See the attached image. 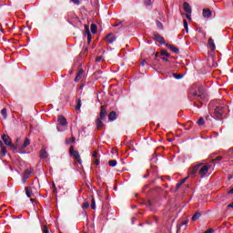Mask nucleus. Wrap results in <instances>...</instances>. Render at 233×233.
Listing matches in <instances>:
<instances>
[{"instance_id":"obj_1","label":"nucleus","mask_w":233,"mask_h":233,"mask_svg":"<svg viewBox=\"0 0 233 233\" xmlns=\"http://www.w3.org/2000/svg\"><path fill=\"white\" fill-rule=\"evenodd\" d=\"M209 110L214 108V117L216 119H223V116L227 114V110H228V106L222 105L221 100H213L209 103Z\"/></svg>"},{"instance_id":"obj_2","label":"nucleus","mask_w":233,"mask_h":233,"mask_svg":"<svg viewBox=\"0 0 233 233\" xmlns=\"http://www.w3.org/2000/svg\"><path fill=\"white\" fill-rule=\"evenodd\" d=\"M188 97L194 102L195 106H198V108H201V106L198 105V103L203 105V99H205V93L199 87H198V86H194L189 90Z\"/></svg>"},{"instance_id":"obj_3","label":"nucleus","mask_w":233,"mask_h":233,"mask_svg":"<svg viewBox=\"0 0 233 233\" xmlns=\"http://www.w3.org/2000/svg\"><path fill=\"white\" fill-rule=\"evenodd\" d=\"M208 170H210V165L200 163L189 168L188 176L190 177H196L198 174L200 177H205L208 174Z\"/></svg>"},{"instance_id":"obj_4","label":"nucleus","mask_w":233,"mask_h":233,"mask_svg":"<svg viewBox=\"0 0 233 233\" xmlns=\"http://www.w3.org/2000/svg\"><path fill=\"white\" fill-rule=\"evenodd\" d=\"M106 116H108V113H106V106H101L99 117H97L96 120V128L98 130H102L103 127H105L103 121L106 119Z\"/></svg>"},{"instance_id":"obj_5","label":"nucleus","mask_w":233,"mask_h":233,"mask_svg":"<svg viewBox=\"0 0 233 233\" xmlns=\"http://www.w3.org/2000/svg\"><path fill=\"white\" fill-rule=\"evenodd\" d=\"M69 156L73 157V159H76L79 165L83 163V161L81 160V155H79V151L74 150V146H70L69 147Z\"/></svg>"},{"instance_id":"obj_6","label":"nucleus","mask_w":233,"mask_h":233,"mask_svg":"<svg viewBox=\"0 0 233 233\" xmlns=\"http://www.w3.org/2000/svg\"><path fill=\"white\" fill-rule=\"evenodd\" d=\"M2 140L4 141L5 145H6L7 147H10L11 148H15V146L12 144V138H10L8 135H3Z\"/></svg>"},{"instance_id":"obj_7","label":"nucleus","mask_w":233,"mask_h":233,"mask_svg":"<svg viewBox=\"0 0 233 233\" xmlns=\"http://www.w3.org/2000/svg\"><path fill=\"white\" fill-rule=\"evenodd\" d=\"M32 174H34V168L30 167L25 169L22 177V181H24V183L26 182V179H28Z\"/></svg>"},{"instance_id":"obj_8","label":"nucleus","mask_w":233,"mask_h":233,"mask_svg":"<svg viewBox=\"0 0 233 233\" xmlns=\"http://www.w3.org/2000/svg\"><path fill=\"white\" fill-rule=\"evenodd\" d=\"M57 121H58V124L61 125V127H68V122L66 121V118L63 115L58 116Z\"/></svg>"},{"instance_id":"obj_9","label":"nucleus","mask_w":233,"mask_h":233,"mask_svg":"<svg viewBox=\"0 0 233 233\" xmlns=\"http://www.w3.org/2000/svg\"><path fill=\"white\" fill-rule=\"evenodd\" d=\"M116 35H114L113 33H109L106 35V41L110 45L112 43H114V41H116Z\"/></svg>"},{"instance_id":"obj_10","label":"nucleus","mask_w":233,"mask_h":233,"mask_svg":"<svg viewBox=\"0 0 233 233\" xmlns=\"http://www.w3.org/2000/svg\"><path fill=\"white\" fill-rule=\"evenodd\" d=\"M154 39L157 40L160 45H165V38L159 34H154Z\"/></svg>"},{"instance_id":"obj_11","label":"nucleus","mask_w":233,"mask_h":233,"mask_svg":"<svg viewBox=\"0 0 233 233\" xmlns=\"http://www.w3.org/2000/svg\"><path fill=\"white\" fill-rule=\"evenodd\" d=\"M208 45L212 52H214V50H216V44L214 43V39L209 38L208 41Z\"/></svg>"},{"instance_id":"obj_12","label":"nucleus","mask_w":233,"mask_h":233,"mask_svg":"<svg viewBox=\"0 0 233 233\" xmlns=\"http://www.w3.org/2000/svg\"><path fill=\"white\" fill-rule=\"evenodd\" d=\"M184 11L187 14H192V7H190V5L187 2L184 3Z\"/></svg>"},{"instance_id":"obj_13","label":"nucleus","mask_w":233,"mask_h":233,"mask_svg":"<svg viewBox=\"0 0 233 233\" xmlns=\"http://www.w3.org/2000/svg\"><path fill=\"white\" fill-rule=\"evenodd\" d=\"M109 121H116L117 119V113L116 111H111L108 115Z\"/></svg>"},{"instance_id":"obj_14","label":"nucleus","mask_w":233,"mask_h":233,"mask_svg":"<svg viewBox=\"0 0 233 233\" xmlns=\"http://www.w3.org/2000/svg\"><path fill=\"white\" fill-rule=\"evenodd\" d=\"M167 47L171 50V52H174V54H179V49L176 46L167 45Z\"/></svg>"},{"instance_id":"obj_15","label":"nucleus","mask_w":233,"mask_h":233,"mask_svg":"<svg viewBox=\"0 0 233 233\" xmlns=\"http://www.w3.org/2000/svg\"><path fill=\"white\" fill-rule=\"evenodd\" d=\"M40 157L41 159H46V157H48V153L46 152V149L42 148L40 150Z\"/></svg>"},{"instance_id":"obj_16","label":"nucleus","mask_w":233,"mask_h":233,"mask_svg":"<svg viewBox=\"0 0 233 233\" xmlns=\"http://www.w3.org/2000/svg\"><path fill=\"white\" fill-rule=\"evenodd\" d=\"M86 34L87 35V43H90V41H92V35L90 34L88 26H86Z\"/></svg>"},{"instance_id":"obj_17","label":"nucleus","mask_w":233,"mask_h":233,"mask_svg":"<svg viewBox=\"0 0 233 233\" xmlns=\"http://www.w3.org/2000/svg\"><path fill=\"white\" fill-rule=\"evenodd\" d=\"M203 15L204 17H210L212 15V11H210V9H204Z\"/></svg>"},{"instance_id":"obj_18","label":"nucleus","mask_w":233,"mask_h":233,"mask_svg":"<svg viewBox=\"0 0 233 233\" xmlns=\"http://www.w3.org/2000/svg\"><path fill=\"white\" fill-rule=\"evenodd\" d=\"M81 77H83V71H78L76 76L75 77V82L77 83L81 81Z\"/></svg>"},{"instance_id":"obj_19","label":"nucleus","mask_w":233,"mask_h":233,"mask_svg":"<svg viewBox=\"0 0 233 233\" xmlns=\"http://www.w3.org/2000/svg\"><path fill=\"white\" fill-rule=\"evenodd\" d=\"M66 145H70L72 143H76V137H72L71 138H66Z\"/></svg>"},{"instance_id":"obj_20","label":"nucleus","mask_w":233,"mask_h":233,"mask_svg":"<svg viewBox=\"0 0 233 233\" xmlns=\"http://www.w3.org/2000/svg\"><path fill=\"white\" fill-rule=\"evenodd\" d=\"M198 218H201V213H199V212H196L194 215H193V217H192V221H197V219Z\"/></svg>"},{"instance_id":"obj_21","label":"nucleus","mask_w":233,"mask_h":233,"mask_svg":"<svg viewBox=\"0 0 233 233\" xmlns=\"http://www.w3.org/2000/svg\"><path fill=\"white\" fill-rule=\"evenodd\" d=\"M91 32L92 34H97V25L96 24L91 25Z\"/></svg>"},{"instance_id":"obj_22","label":"nucleus","mask_w":233,"mask_h":233,"mask_svg":"<svg viewBox=\"0 0 233 233\" xmlns=\"http://www.w3.org/2000/svg\"><path fill=\"white\" fill-rule=\"evenodd\" d=\"M28 145H30V139L28 137H26L24 141V144L22 146V148H26V147H28Z\"/></svg>"},{"instance_id":"obj_23","label":"nucleus","mask_w":233,"mask_h":233,"mask_svg":"<svg viewBox=\"0 0 233 233\" xmlns=\"http://www.w3.org/2000/svg\"><path fill=\"white\" fill-rule=\"evenodd\" d=\"M81 105H82L81 98H78L76 106V110H78V111L81 110Z\"/></svg>"},{"instance_id":"obj_24","label":"nucleus","mask_w":233,"mask_h":233,"mask_svg":"<svg viewBox=\"0 0 233 233\" xmlns=\"http://www.w3.org/2000/svg\"><path fill=\"white\" fill-rule=\"evenodd\" d=\"M91 208L92 210H96V198L94 197L91 198Z\"/></svg>"},{"instance_id":"obj_25","label":"nucleus","mask_w":233,"mask_h":233,"mask_svg":"<svg viewBox=\"0 0 233 233\" xmlns=\"http://www.w3.org/2000/svg\"><path fill=\"white\" fill-rule=\"evenodd\" d=\"M108 165H109V167H116L117 166V160H109Z\"/></svg>"},{"instance_id":"obj_26","label":"nucleus","mask_w":233,"mask_h":233,"mask_svg":"<svg viewBox=\"0 0 233 233\" xmlns=\"http://www.w3.org/2000/svg\"><path fill=\"white\" fill-rule=\"evenodd\" d=\"M160 56H165L166 57H170V54L167 50H161Z\"/></svg>"},{"instance_id":"obj_27","label":"nucleus","mask_w":233,"mask_h":233,"mask_svg":"<svg viewBox=\"0 0 233 233\" xmlns=\"http://www.w3.org/2000/svg\"><path fill=\"white\" fill-rule=\"evenodd\" d=\"M25 194L27 198H32V191L30 190V187H25Z\"/></svg>"},{"instance_id":"obj_28","label":"nucleus","mask_w":233,"mask_h":233,"mask_svg":"<svg viewBox=\"0 0 233 233\" xmlns=\"http://www.w3.org/2000/svg\"><path fill=\"white\" fill-rule=\"evenodd\" d=\"M183 25L186 32H188V22H187V19L183 20Z\"/></svg>"},{"instance_id":"obj_29","label":"nucleus","mask_w":233,"mask_h":233,"mask_svg":"<svg viewBox=\"0 0 233 233\" xmlns=\"http://www.w3.org/2000/svg\"><path fill=\"white\" fill-rule=\"evenodd\" d=\"M197 123L199 127H202V125H205V119L203 117H200Z\"/></svg>"},{"instance_id":"obj_30","label":"nucleus","mask_w":233,"mask_h":233,"mask_svg":"<svg viewBox=\"0 0 233 233\" xmlns=\"http://www.w3.org/2000/svg\"><path fill=\"white\" fill-rule=\"evenodd\" d=\"M1 150H2V156H6V147H4L3 144H1Z\"/></svg>"},{"instance_id":"obj_31","label":"nucleus","mask_w":233,"mask_h":233,"mask_svg":"<svg viewBox=\"0 0 233 233\" xmlns=\"http://www.w3.org/2000/svg\"><path fill=\"white\" fill-rule=\"evenodd\" d=\"M90 207V203H88V202H84L83 204H82V208L85 210V209H86V208H88Z\"/></svg>"},{"instance_id":"obj_32","label":"nucleus","mask_w":233,"mask_h":233,"mask_svg":"<svg viewBox=\"0 0 233 233\" xmlns=\"http://www.w3.org/2000/svg\"><path fill=\"white\" fill-rule=\"evenodd\" d=\"M1 115L3 116L4 119H6V108H3L1 111Z\"/></svg>"},{"instance_id":"obj_33","label":"nucleus","mask_w":233,"mask_h":233,"mask_svg":"<svg viewBox=\"0 0 233 233\" xmlns=\"http://www.w3.org/2000/svg\"><path fill=\"white\" fill-rule=\"evenodd\" d=\"M156 25L158 28H163V24L161 22H159V20L156 21Z\"/></svg>"},{"instance_id":"obj_34","label":"nucleus","mask_w":233,"mask_h":233,"mask_svg":"<svg viewBox=\"0 0 233 233\" xmlns=\"http://www.w3.org/2000/svg\"><path fill=\"white\" fill-rule=\"evenodd\" d=\"M145 5L146 6H150V5H152V0H145Z\"/></svg>"},{"instance_id":"obj_35","label":"nucleus","mask_w":233,"mask_h":233,"mask_svg":"<svg viewBox=\"0 0 233 233\" xmlns=\"http://www.w3.org/2000/svg\"><path fill=\"white\" fill-rule=\"evenodd\" d=\"M97 157H99V156L97 155V151L96 150L93 151V158L96 159Z\"/></svg>"},{"instance_id":"obj_36","label":"nucleus","mask_w":233,"mask_h":233,"mask_svg":"<svg viewBox=\"0 0 233 233\" xmlns=\"http://www.w3.org/2000/svg\"><path fill=\"white\" fill-rule=\"evenodd\" d=\"M94 165H99V157L96 158H94Z\"/></svg>"},{"instance_id":"obj_37","label":"nucleus","mask_w":233,"mask_h":233,"mask_svg":"<svg viewBox=\"0 0 233 233\" xmlns=\"http://www.w3.org/2000/svg\"><path fill=\"white\" fill-rule=\"evenodd\" d=\"M43 232H44V233H49V231H48V227H47V226H44V228H43Z\"/></svg>"},{"instance_id":"obj_38","label":"nucleus","mask_w":233,"mask_h":233,"mask_svg":"<svg viewBox=\"0 0 233 233\" xmlns=\"http://www.w3.org/2000/svg\"><path fill=\"white\" fill-rule=\"evenodd\" d=\"M52 188H53V192H57V187H56V184L53 183V186H52Z\"/></svg>"},{"instance_id":"obj_39","label":"nucleus","mask_w":233,"mask_h":233,"mask_svg":"<svg viewBox=\"0 0 233 233\" xmlns=\"http://www.w3.org/2000/svg\"><path fill=\"white\" fill-rule=\"evenodd\" d=\"M123 25V22H118L114 24V26H121Z\"/></svg>"},{"instance_id":"obj_40","label":"nucleus","mask_w":233,"mask_h":233,"mask_svg":"<svg viewBox=\"0 0 233 233\" xmlns=\"http://www.w3.org/2000/svg\"><path fill=\"white\" fill-rule=\"evenodd\" d=\"M174 77H176V79H181V75L174 74Z\"/></svg>"},{"instance_id":"obj_41","label":"nucleus","mask_w":233,"mask_h":233,"mask_svg":"<svg viewBox=\"0 0 233 233\" xmlns=\"http://www.w3.org/2000/svg\"><path fill=\"white\" fill-rule=\"evenodd\" d=\"M223 159V157H217L215 158V161H221Z\"/></svg>"},{"instance_id":"obj_42","label":"nucleus","mask_w":233,"mask_h":233,"mask_svg":"<svg viewBox=\"0 0 233 233\" xmlns=\"http://www.w3.org/2000/svg\"><path fill=\"white\" fill-rule=\"evenodd\" d=\"M181 187V183H177V186H176V190H179V187Z\"/></svg>"},{"instance_id":"obj_43","label":"nucleus","mask_w":233,"mask_h":233,"mask_svg":"<svg viewBox=\"0 0 233 233\" xmlns=\"http://www.w3.org/2000/svg\"><path fill=\"white\" fill-rule=\"evenodd\" d=\"M205 233H214V229L209 228V229H208L207 231H205Z\"/></svg>"},{"instance_id":"obj_44","label":"nucleus","mask_w":233,"mask_h":233,"mask_svg":"<svg viewBox=\"0 0 233 233\" xmlns=\"http://www.w3.org/2000/svg\"><path fill=\"white\" fill-rule=\"evenodd\" d=\"M228 208H233V202H231L230 204L228 205Z\"/></svg>"},{"instance_id":"obj_45","label":"nucleus","mask_w":233,"mask_h":233,"mask_svg":"<svg viewBox=\"0 0 233 233\" xmlns=\"http://www.w3.org/2000/svg\"><path fill=\"white\" fill-rule=\"evenodd\" d=\"M75 5H79V0H72Z\"/></svg>"},{"instance_id":"obj_46","label":"nucleus","mask_w":233,"mask_h":233,"mask_svg":"<svg viewBox=\"0 0 233 233\" xmlns=\"http://www.w3.org/2000/svg\"><path fill=\"white\" fill-rule=\"evenodd\" d=\"M198 31L200 34H203V29H202L201 27H199V28L198 29Z\"/></svg>"},{"instance_id":"obj_47","label":"nucleus","mask_w":233,"mask_h":233,"mask_svg":"<svg viewBox=\"0 0 233 233\" xmlns=\"http://www.w3.org/2000/svg\"><path fill=\"white\" fill-rule=\"evenodd\" d=\"M96 61H97V62L101 61V56H97V57L96 58Z\"/></svg>"},{"instance_id":"obj_48","label":"nucleus","mask_w":233,"mask_h":233,"mask_svg":"<svg viewBox=\"0 0 233 233\" xmlns=\"http://www.w3.org/2000/svg\"><path fill=\"white\" fill-rule=\"evenodd\" d=\"M162 61H167V62H168V58H167V57H162Z\"/></svg>"},{"instance_id":"obj_49","label":"nucleus","mask_w":233,"mask_h":233,"mask_svg":"<svg viewBox=\"0 0 233 233\" xmlns=\"http://www.w3.org/2000/svg\"><path fill=\"white\" fill-rule=\"evenodd\" d=\"M186 17H187V19H189V20L191 19V18H190V15H188V13H187V15H186Z\"/></svg>"},{"instance_id":"obj_50","label":"nucleus","mask_w":233,"mask_h":233,"mask_svg":"<svg viewBox=\"0 0 233 233\" xmlns=\"http://www.w3.org/2000/svg\"><path fill=\"white\" fill-rule=\"evenodd\" d=\"M187 179H188V177L183 178L182 181L185 183V181H187Z\"/></svg>"},{"instance_id":"obj_51","label":"nucleus","mask_w":233,"mask_h":233,"mask_svg":"<svg viewBox=\"0 0 233 233\" xmlns=\"http://www.w3.org/2000/svg\"><path fill=\"white\" fill-rule=\"evenodd\" d=\"M228 194H233V188L228 191Z\"/></svg>"},{"instance_id":"obj_52","label":"nucleus","mask_w":233,"mask_h":233,"mask_svg":"<svg viewBox=\"0 0 233 233\" xmlns=\"http://www.w3.org/2000/svg\"><path fill=\"white\" fill-rule=\"evenodd\" d=\"M178 183H181V185H183V183H185V182H183V180L181 179Z\"/></svg>"},{"instance_id":"obj_53","label":"nucleus","mask_w":233,"mask_h":233,"mask_svg":"<svg viewBox=\"0 0 233 233\" xmlns=\"http://www.w3.org/2000/svg\"><path fill=\"white\" fill-rule=\"evenodd\" d=\"M134 221H136V218H132V223H134Z\"/></svg>"},{"instance_id":"obj_54","label":"nucleus","mask_w":233,"mask_h":233,"mask_svg":"<svg viewBox=\"0 0 233 233\" xmlns=\"http://www.w3.org/2000/svg\"><path fill=\"white\" fill-rule=\"evenodd\" d=\"M32 203H34L35 200L34 198H31Z\"/></svg>"},{"instance_id":"obj_55","label":"nucleus","mask_w":233,"mask_h":233,"mask_svg":"<svg viewBox=\"0 0 233 233\" xmlns=\"http://www.w3.org/2000/svg\"><path fill=\"white\" fill-rule=\"evenodd\" d=\"M141 65H142V66H145V62H142Z\"/></svg>"},{"instance_id":"obj_56","label":"nucleus","mask_w":233,"mask_h":233,"mask_svg":"<svg viewBox=\"0 0 233 233\" xmlns=\"http://www.w3.org/2000/svg\"><path fill=\"white\" fill-rule=\"evenodd\" d=\"M144 177H148V175H145Z\"/></svg>"},{"instance_id":"obj_57","label":"nucleus","mask_w":233,"mask_h":233,"mask_svg":"<svg viewBox=\"0 0 233 233\" xmlns=\"http://www.w3.org/2000/svg\"><path fill=\"white\" fill-rule=\"evenodd\" d=\"M184 225H187V222H184Z\"/></svg>"},{"instance_id":"obj_58","label":"nucleus","mask_w":233,"mask_h":233,"mask_svg":"<svg viewBox=\"0 0 233 233\" xmlns=\"http://www.w3.org/2000/svg\"><path fill=\"white\" fill-rule=\"evenodd\" d=\"M184 225H187V222H184Z\"/></svg>"}]
</instances>
